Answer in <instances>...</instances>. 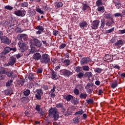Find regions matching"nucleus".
<instances>
[{
    "label": "nucleus",
    "instance_id": "nucleus-11",
    "mask_svg": "<svg viewBox=\"0 0 125 125\" xmlns=\"http://www.w3.org/2000/svg\"><path fill=\"white\" fill-rule=\"evenodd\" d=\"M90 61V58L89 57H84L81 60L80 63L81 65H86L89 63Z\"/></svg>",
    "mask_w": 125,
    "mask_h": 125
},
{
    "label": "nucleus",
    "instance_id": "nucleus-46",
    "mask_svg": "<svg viewBox=\"0 0 125 125\" xmlns=\"http://www.w3.org/2000/svg\"><path fill=\"white\" fill-rule=\"evenodd\" d=\"M21 7H28L29 6V3L28 2H23L21 3Z\"/></svg>",
    "mask_w": 125,
    "mask_h": 125
},
{
    "label": "nucleus",
    "instance_id": "nucleus-62",
    "mask_svg": "<svg viewBox=\"0 0 125 125\" xmlns=\"http://www.w3.org/2000/svg\"><path fill=\"white\" fill-rule=\"evenodd\" d=\"M53 36H55V37H56L57 35H59V32L58 30H54L53 31Z\"/></svg>",
    "mask_w": 125,
    "mask_h": 125
},
{
    "label": "nucleus",
    "instance_id": "nucleus-44",
    "mask_svg": "<svg viewBox=\"0 0 125 125\" xmlns=\"http://www.w3.org/2000/svg\"><path fill=\"white\" fill-rule=\"evenodd\" d=\"M28 13L30 16H35L36 15V11L33 10H30L28 11Z\"/></svg>",
    "mask_w": 125,
    "mask_h": 125
},
{
    "label": "nucleus",
    "instance_id": "nucleus-13",
    "mask_svg": "<svg viewBox=\"0 0 125 125\" xmlns=\"http://www.w3.org/2000/svg\"><path fill=\"white\" fill-rule=\"evenodd\" d=\"M18 40L19 41H24L26 42L28 40V35L26 34H21L18 36Z\"/></svg>",
    "mask_w": 125,
    "mask_h": 125
},
{
    "label": "nucleus",
    "instance_id": "nucleus-1",
    "mask_svg": "<svg viewBox=\"0 0 125 125\" xmlns=\"http://www.w3.org/2000/svg\"><path fill=\"white\" fill-rule=\"evenodd\" d=\"M50 118H52L54 121H58L59 119V112L54 107H51L48 110Z\"/></svg>",
    "mask_w": 125,
    "mask_h": 125
},
{
    "label": "nucleus",
    "instance_id": "nucleus-54",
    "mask_svg": "<svg viewBox=\"0 0 125 125\" xmlns=\"http://www.w3.org/2000/svg\"><path fill=\"white\" fill-rule=\"evenodd\" d=\"M82 70V67L78 66L76 67L75 71L77 73H80Z\"/></svg>",
    "mask_w": 125,
    "mask_h": 125
},
{
    "label": "nucleus",
    "instance_id": "nucleus-29",
    "mask_svg": "<svg viewBox=\"0 0 125 125\" xmlns=\"http://www.w3.org/2000/svg\"><path fill=\"white\" fill-rule=\"evenodd\" d=\"M25 83V80L21 79L17 82V84L19 86H22Z\"/></svg>",
    "mask_w": 125,
    "mask_h": 125
},
{
    "label": "nucleus",
    "instance_id": "nucleus-39",
    "mask_svg": "<svg viewBox=\"0 0 125 125\" xmlns=\"http://www.w3.org/2000/svg\"><path fill=\"white\" fill-rule=\"evenodd\" d=\"M102 71H103V69L98 67L95 68L94 70V72H95V73H98V74H100Z\"/></svg>",
    "mask_w": 125,
    "mask_h": 125
},
{
    "label": "nucleus",
    "instance_id": "nucleus-51",
    "mask_svg": "<svg viewBox=\"0 0 125 125\" xmlns=\"http://www.w3.org/2000/svg\"><path fill=\"white\" fill-rule=\"evenodd\" d=\"M63 63H66L65 66H69L71 64V63L70 62V60H68V59L65 60L63 61Z\"/></svg>",
    "mask_w": 125,
    "mask_h": 125
},
{
    "label": "nucleus",
    "instance_id": "nucleus-14",
    "mask_svg": "<svg viewBox=\"0 0 125 125\" xmlns=\"http://www.w3.org/2000/svg\"><path fill=\"white\" fill-rule=\"evenodd\" d=\"M35 29L38 30V31H37L36 32L37 35H41V34H42V33L43 32L44 28L42 26V25H40L37 26L35 28Z\"/></svg>",
    "mask_w": 125,
    "mask_h": 125
},
{
    "label": "nucleus",
    "instance_id": "nucleus-42",
    "mask_svg": "<svg viewBox=\"0 0 125 125\" xmlns=\"http://www.w3.org/2000/svg\"><path fill=\"white\" fill-rule=\"evenodd\" d=\"M83 113H84V111H83V110L81 109L79 111L76 112L74 113V115L77 116V115H83Z\"/></svg>",
    "mask_w": 125,
    "mask_h": 125
},
{
    "label": "nucleus",
    "instance_id": "nucleus-45",
    "mask_svg": "<svg viewBox=\"0 0 125 125\" xmlns=\"http://www.w3.org/2000/svg\"><path fill=\"white\" fill-rule=\"evenodd\" d=\"M85 89H86V91L88 93V94L92 93V91H93V89L87 88V87H85Z\"/></svg>",
    "mask_w": 125,
    "mask_h": 125
},
{
    "label": "nucleus",
    "instance_id": "nucleus-41",
    "mask_svg": "<svg viewBox=\"0 0 125 125\" xmlns=\"http://www.w3.org/2000/svg\"><path fill=\"white\" fill-rule=\"evenodd\" d=\"M76 76L78 79H82V78H83L84 74H83V72L82 71V72H80Z\"/></svg>",
    "mask_w": 125,
    "mask_h": 125
},
{
    "label": "nucleus",
    "instance_id": "nucleus-25",
    "mask_svg": "<svg viewBox=\"0 0 125 125\" xmlns=\"http://www.w3.org/2000/svg\"><path fill=\"white\" fill-rule=\"evenodd\" d=\"M97 7V10L98 12H101L102 13H104V12H105V7H104V6L102 5Z\"/></svg>",
    "mask_w": 125,
    "mask_h": 125
},
{
    "label": "nucleus",
    "instance_id": "nucleus-61",
    "mask_svg": "<svg viewBox=\"0 0 125 125\" xmlns=\"http://www.w3.org/2000/svg\"><path fill=\"white\" fill-rule=\"evenodd\" d=\"M91 86H93V83H88L85 87H87V88H90Z\"/></svg>",
    "mask_w": 125,
    "mask_h": 125
},
{
    "label": "nucleus",
    "instance_id": "nucleus-63",
    "mask_svg": "<svg viewBox=\"0 0 125 125\" xmlns=\"http://www.w3.org/2000/svg\"><path fill=\"white\" fill-rule=\"evenodd\" d=\"M42 9L44 10L47 9V5L46 4H43L42 6Z\"/></svg>",
    "mask_w": 125,
    "mask_h": 125
},
{
    "label": "nucleus",
    "instance_id": "nucleus-19",
    "mask_svg": "<svg viewBox=\"0 0 125 125\" xmlns=\"http://www.w3.org/2000/svg\"><path fill=\"white\" fill-rule=\"evenodd\" d=\"M105 60L108 61L109 62H112L113 59H114V56L111 54H106L104 56Z\"/></svg>",
    "mask_w": 125,
    "mask_h": 125
},
{
    "label": "nucleus",
    "instance_id": "nucleus-24",
    "mask_svg": "<svg viewBox=\"0 0 125 125\" xmlns=\"http://www.w3.org/2000/svg\"><path fill=\"white\" fill-rule=\"evenodd\" d=\"M116 8H117V9H120V8H121V7H122L123 6V4L122 3H121V2L118 1V0H116L114 2Z\"/></svg>",
    "mask_w": 125,
    "mask_h": 125
},
{
    "label": "nucleus",
    "instance_id": "nucleus-5",
    "mask_svg": "<svg viewBox=\"0 0 125 125\" xmlns=\"http://www.w3.org/2000/svg\"><path fill=\"white\" fill-rule=\"evenodd\" d=\"M60 74L67 78L69 76H72V75H73V72L66 69H63L61 70Z\"/></svg>",
    "mask_w": 125,
    "mask_h": 125
},
{
    "label": "nucleus",
    "instance_id": "nucleus-22",
    "mask_svg": "<svg viewBox=\"0 0 125 125\" xmlns=\"http://www.w3.org/2000/svg\"><path fill=\"white\" fill-rule=\"evenodd\" d=\"M63 98L67 101V102H70V101L74 98V97L72 95L68 94L67 96H64Z\"/></svg>",
    "mask_w": 125,
    "mask_h": 125
},
{
    "label": "nucleus",
    "instance_id": "nucleus-17",
    "mask_svg": "<svg viewBox=\"0 0 125 125\" xmlns=\"http://www.w3.org/2000/svg\"><path fill=\"white\" fill-rule=\"evenodd\" d=\"M55 89H56V86L55 84H53V89H52L50 91V95L52 98H54L56 95H55Z\"/></svg>",
    "mask_w": 125,
    "mask_h": 125
},
{
    "label": "nucleus",
    "instance_id": "nucleus-23",
    "mask_svg": "<svg viewBox=\"0 0 125 125\" xmlns=\"http://www.w3.org/2000/svg\"><path fill=\"white\" fill-rule=\"evenodd\" d=\"M81 116L79 115L76 117L74 118L72 120V124H78L80 122Z\"/></svg>",
    "mask_w": 125,
    "mask_h": 125
},
{
    "label": "nucleus",
    "instance_id": "nucleus-56",
    "mask_svg": "<svg viewBox=\"0 0 125 125\" xmlns=\"http://www.w3.org/2000/svg\"><path fill=\"white\" fill-rule=\"evenodd\" d=\"M115 17H121V18H123V15L120 13H116L114 14Z\"/></svg>",
    "mask_w": 125,
    "mask_h": 125
},
{
    "label": "nucleus",
    "instance_id": "nucleus-64",
    "mask_svg": "<svg viewBox=\"0 0 125 125\" xmlns=\"http://www.w3.org/2000/svg\"><path fill=\"white\" fill-rule=\"evenodd\" d=\"M119 34H120V35L125 34V29L123 30H120L119 31Z\"/></svg>",
    "mask_w": 125,
    "mask_h": 125
},
{
    "label": "nucleus",
    "instance_id": "nucleus-2",
    "mask_svg": "<svg viewBox=\"0 0 125 125\" xmlns=\"http://www.w3.org/2000/svg\"><path fill=\"white\" fill-rule=\"evenodd\" d=\"M3 32L0 31V39L1 40V43H4V44H10L11 43V40L6 36H3Z\"/></svg>",
    "mask_w": 125,
    "mask_h": 125
},
{
    "label": "nucleus",
    "instance_id": "nucleus-27",
    "mask_svg": "<svg viewBox=\"0 0 125 125\" xmlns=\"http://www.w3.org/2000/svg\"><path fill=\"white\" fill-rule=\"evenodd\" d=\"M105 25H106V21L104 20V19H101L100 29H104Z\"/></svg>",
    "mask_w": 125,
    "mask_h": 125
},
{
    "label": "nucleus",
    "instance_id": "nucleus-32",
    "mask_svg": "<svg viewBox=\"0 0 125 125\" xmlns=\"http://www.w3.org/2000/svg\"><path fill=\"white\" fill-rule=\"evenodd\" d=\"M3 51L6 54H8L9 52H10V47L9 46H6L4 47V49L3 50Z\"/></svg>",
    "mask_w": 125,
    "mask_h": 125
},
{
    "label": "nucleus",
    "instance_id": "nucleus-18",
    "mask_svg": "<svg viewBox=\"0 0 125 125\" xmlns=\"http://www.w3.org/2000/svg\"><path fill=\"white\" fill-rule=\"evenodd\" d=\"M33 59L35 61H38L40 60L41 61V59H42V55L40 53H36L33 56Z\"/></svg>",
    "mask_w": 125,
    "mask_h": 125
},
{
    "label": "nucleus",
    "instance_id": "nucleus-60",
    "mask_svg": "<svg viewBox=\"0 0 125 125\" xmlns=\"http://www.w3.org/2000/svg\"><path fill=\"white\" fill-rule=\"evenodd\" d=\"M65 47H66V44L65 43L61 44L59 46L60 49H63V48H65Z\"/></svg>",
    "mask_w": 125,
    "mask_h": 125
},
{
    "label": "nucleus",
    "instance_id": "nucleus-50",
    "mask_svg": "<svg viewBox=\"0 0 125 125\" xmlns=\"http://www.w3.org/2000/svg\"><path fill=\"white\" fill-rule=\"evenodd\" d=\"M36 11H37V12H38V13H40V14H44V13L43 11L42 10V9H41L40 8H37Z\"/></svg>",
    "mask_w": 125,
    "mask_h": 125
},
{
    "label": "nucleus",
    "instance_id": "nucleus-28",
    "mask_svg": "<svg viewBox=\"0 0 125 125\" xmlns=\"http://www.w3.org/2000/svg\"><path fill=\"white\" fill-rule=\"evenodd\" d=\"M71 102L74 105H78V104H79V101L78 98L73 97L72 100H71Z\"/></svg>",
    "mask_w": 125,
    "mask_h": 125
},
{
    "label": "nucleus",
    "instance_id": "nucleus-53",
    "mask_svg": "<svg viewBox=\"0 0 125 125\" xmlns=\"http://www.w3.org/2000/svg\"><path fill=\"white\" fill-rule=\"evenodd\" d=\"M5 9H7V10H12V9H13V7L10 5H6L5 6Z\"/></svg>",
    "mask_w": 125,
    "mask_h": 125
},
{
    "label": "nucleus",
    "instance_id": "nucleus-21",
    "mask_svg": "<svg viewBox=\"0 0 125 125\" xmlns=\"http://www.w3.org/2000/svg\"><path fill=\"white\" fill-rule=\"evenodd\" d=\"M82 10L83 12H85L87 8L89 7V5L86 2H83V3H82Z\"/></svg>",
    "mask_w": 125,
    "mask_h": 125
},
{
    "label": "nucleus",
    "instance_id": "nucleus-6",
    "mask_svg": "<svg viewBox=\"0 0 125 125\" xmlns=\"http://www.w3.org/2000/svg\"><path fill=\"white\" fill-rule=\"evenodd\" d=\"M36 93L35 94V97L37 98V100H41L42 99V96L43 94V91L42 89H37L35 91Z\"/></svg>",
    "mask_w": 125,
    "mask_h": 125
},
{
    "label": "nucleus",
    "instance_id": "nucleus-16",
    "mask_svg": "<svg viewBox=\"0 0 125 125\" xmlns=\"http://www.w3.org/2000/svg\"><path fill=\"white\" fill-rule=\"evenodd\" d=\"M124 44V41L123 40H118L116 42L113 44V45L117 47V48H120L121 45H123Z\"/></svg>",
    "mask_w": 125,
    "mask_h": 125
},
{
    "label": "nucleus",
    "instance_id": "nucleus-36",
    "mask_svg": "<svg viewBox=\"0 0 125 125\" xmlns=\"http://www.w3.org/2000/svg\"><path fill=\"white\" fill-rule=\"evenodd\" d=\"M115 31V27H113L110 29L106 30L104 32V34H111V33H113Z\"/></svg>",
    "mask_w": 125,
    "mask_h": 125
},
{
    "label": "nucleus",
    "instance_id": "nucleus-59",
    "mask_svg": "<svg viewBox=\"0 0 125 125\" xmlns=\"http://www.w3.org/2000/svg\"><path fill=\"white\" fill-rule=\"evenodd\" d=\"M6 75L7 76V77H11L12 75H13V72L11 71H8L6 72Z\"/></svg>",
    "mask_w": 125,
    "mask_h": 125
},
{
    "label": "nucleus",
    "instance_id": "nucleus-37",
    "mask_svg": "<svg viewBox=\"0 0 125 125\" xmlns=\"http://www.w3.org/2000/svg\"><path fill=\"white\" fill-rule=\"evenodd\" d=\"M92 76H93V74H92V73H91V72H86L84 74V77H88L89 79L91 78Z\"/></svg>",
    "mask_w": 125,
    "mask_h": 125
},
{
    "label": "nucleus",
    "instance_id": "nucleus-52",
    "mask_svg": "<svg viewBox=\"0 0 125 125\" xmlns=\"http://www.w3.org/2000/svg\"><path fill=\"white\" fill-rule=\"evenodd\" d=\"M86 103L88 104H93V100L92 99H89L88 100H86Z\"/></svg>",
    "mask_w": 125,
    "mask_h": 125
},
{
    "label": "nucleus",
    "instance_id": "nucleus-33",
    "mask_svg": "<svg viewBox=\"0 0 125 125\" xmlns=\"http://www.w3.org/2000/svg\"><path fill=\"white\" fill-rule=\"evenodd\" d=\"M28 79L29 80L30 82L33 81L35 79V76H34V73H30L28 75Z\"/></svg>",
    "mask_w": 125,
    "mask_h": 125
},
{
    "label": "nucleus",
    "instance_id": "nucleus-38",
    "mask_svg": "<svg viewBox=\"0 0 125 125\" xmlns=\"http://www.w3.org/2000/svg\"><path fill=\"white\" fill-rule=\"evenodd\" d=\"M103 5V3H102V0H97L96 2V6H101Z\"/></svg>",
    "mask_w": 125,
    "mask_h": 125
},
{
    "label": "nucleus",
    "instance_id": "nucleus-58",
    "mask_svg": "<svg viewBox=\"0 0 125 125\" xmlns=\"http://www.w3.org/2000/svg\"><path fill=\"white\" fill-rule=\"evenodd\" d=\"M5 55H6V54L3 51L2 52L0 53V58H3Z\"/></svg>",
    "mask_w": 125,
    "mask_h": 125
},
{
    "label": "nucleus",
    "instance_id": "nucleus-43",
    "mask_svg": "<svg viewBox=\"0 0 125 125\" xmlns=\"http://www.w3.org/2000/svg\"><path fill=\"white\" fill-rule=\"evenodd\" d=\"M39 114L41 115V117H43L45 114V111H43L42 108L38 111Z\"/></svg>",
    "mask_w": 125,
    "mask_h": 125
},
{
    "label": "nucleus",
    "instance_id": "nucleus-3",
    "mask_svg": "<svg viewBox=\"0 0 125 125\" xmlns=\"http://www.w3.org/2000/svg\"><path fill=\"white\" fill-rule=\"evenodd\" d=\"M40 62L42 64H48L50 62V57L48 54H42V55L41 59H40Z\"/></svg>",
    "mask_w": 125,
    "mask_h": 125
},
{
    "label": "nucleus",
    "instance_id": "nucleus-7",
    "mask_svg": "<svg viewBox=\"0 0 125 125\" xmlns=\"http://www.w3.org/2000/svg\"><path fill=\"white\" fill-rule=\"evenodd\" d=\"M16 63V58H15L14 56H11L10 57L9 61L8 63L5 64V65L6 67L8 66H11L12 67Z\"/></svg>",
    "mask_w": 125,
    "mask_h": 125
},
{
    "label": "nucleus",
    "instance_id": "nucleus-55",
    "mask_svg": "<svg viewBox=\"0 0 125 125\" xmlns=\"http://www.w3.org/2000/svg\"><path fill=\"white\" fill-rule=\"evenodd\" d=\"M10 51H13L12 53H14V52H16L17 51V48L16 47H10Z\"/></svg>",
    "mask_w": 125,
    "mask_h": 125
},
{
    "label": "nucleus",
    "instance_id": "nucleus-47",
    "mask_svg": "<svg viewBox=\"0 0 125 125\" xmlns=\"http://www.w3.org/2000/svg\"><path fill=\"white\" fill-rule=\"evenodd\" d=\"M82 69L83 71H86L87 72H88L90 68L88 65H84L82 67Z\"/></svg>",
    "mask_w": 125,
    "mask_h": 125
},
{
    "label": "nucleus",
    "instance_id": "nucleus-20",
    "mask_svg": "<svg viewBox=\"0 0 125 125\" xmlns=\"http://www.w3.org/2000/svg\"><path fill=\"white\" fill-rule=\"evenodd\" d=\"M33 42L36 46H37L38 47H41L42 46V42H41L40 40L34 38L33 39Z\"/></svg>",
    "mask_w": 125,
    "mask_h": 125
},
{
    "label": "nucleus",
    "instance_id": "nucleus-31",
    "mask_svg": "<svg viewBox=\"0 0 125 125\" xmlns=\"http://www.w3.org/2000/svg\"><path fill=\"white\" fill-rule=\"evenodd\" d=\"M4 93L6 95H11L12 94H13V90L12 89L6 90H5Z\"/></svg>",
    "mask_w": 125,
    "mask_h": 125
},
{
    "label": "nucleus",
    "instance_id": "nucleus-40",
    "mask_svg": "<svg viewBox=\"0 0 125 125\" xmlns=\"http://www.w3.org/2000/svg\"><path fill=\"white\" fill-rule=\"evenodd\" d=\"M12 83H13V80H8V81L7 82V83H6V86H7V87H9V86H10L11 85Z\"/></svg>",
    "mask_w": 125,
    "mask_h": 125
},
{
    "label": "nucleus",
    "instance_id": "nucleus-48",
    "mask_svg": "<svg viewBox=\"0 0 125 125\" xmlns=\"http://www.w3.org/2000/svg\"><path fill=\"white\" fill-rule=\"evenodd\" d=\"M57 8H60L63 6V3L62 2H58L56 3Z\"/></svg>",
    "mask_w": 125,
    "mask_h": 125
},
{
    "label": "nucleus",
    "instance_id": "nucleus-30",
    "mask_svg": "<svg viewBox=\"0 0 125 125\" xmlns=\"http://www.w3.org/2000/svg\"><path fill=\"white\" fill-rule=\"evenodd\" d=\"M118 85V81L117 80H114L113 83H111V88H116L117 86Z\"/></svg>",
    "mask_w": 125,
    "mask_h": 125
},
{
    "label": "nucleus",
    "instance_id": "nucleus-15",
    "mask_svg": "<svg viewBox=\"0 0 125 125\" xmlns=\"http://www.w3.org/2000/svg\"><path fill=\"white\" fill-rule=\"evenodd\" d=\"M50 71L51 72L50 74L51 76V79L55 80H58V77H57V73L55 72L54 70L52 68L50 69Z\"/></svg>",
    "mask_w": 125,
    "mask_h": 125
},
{
    "label": "nucleus",
    "instance_id": "nucleus-8",
    "mask_svg": "<svg viewBox=\"0 0 125 125\" xmlns=\"http://www.w3.org/2000/svg\"><path fill=\"white\" fill-rule=\"evenodd\" d=\"M14 14H15L17 16H19V17H24V16H25V14H26V11L18 10L15 11Z\"/></svg>",
    "mask_w": 125,
    "mask_h": 125
},
{
    "label": "nucleus",
    "instance_id": "nucleus-9",
    "mask_svg": "<svg viewBox=\"0 0 125 125\" xmlns=\"http://www.w3.org/2000/svg\"><path fill=\"white\" fill-rule=\"evenodd\" d=\"M19 46L20 47V48H22V51L24 52V51H25L28 49V46H26V43L23 42V41H20L19 42Z\"/></svg>",
    "mask_w": 125,
    "mask_h": 125
},
{
    "label": "nucleus",
    "instance_id": "nucleus-12",
    "mask_svg": "<svg viewBox=\"0 0 125 125\" xmlns=\"http://www.w3.org/2000/svg\"><path fill=\"white\" fill-rule=\"evenodd\" d=\"M56 108H61V112H62V113H65L66 109L65 108V107L64 106V104H63V103H60L59 104H56Z\"/></svg>",
    "mask_w": 125,
    "mask_h": 125
},
{
    "label": "nucleus",
    "instance_id": "nucleus-35",
    "mask_svg": "<svg viewBox=\"0 0 125 125\" xmlns=\"http://www.w3.org/2000/svg\"><path fill=\"white\" fill-rule=\"evenodd\" d=\"M23 93L25 96H29L31 93V91L29 89H26L23 92Z\"/></svg>",
    "mask_w": 125,
    "mask_h": 125
},
{
    "label": "nucleus",
    "instance_id": "nucleus-34",
    "mask_svg": "<svg viewBox=\"0 0 125 125\" xmlns=\"http://www.w3.org/2000/svg\"><path fill=\"white\" fill-rule=\"evenodd\" d=\"M104 17L108 20H110V19L113 18L112 17V14H105Z\"/></svg>",
    "mask_w": 125,
    "mask_h": 125
},
{
    "label": "nucleus",
    "instance_id": "nucleus-4",
    "mask_svg": "<svg viewBox=\"0 0 125 125\" xmlns=\"http://www.w3.org/2000/svg\"><path fill=\"white\" fill-rule=\"evenodd\" d=\"M100 24V21L96 20L93 21L91 23L90 27L92 30H97Z\"/></svg>",
    "mask_w": 125,
    "mask_h": 125
},
{
    "label": "nucleus",
    "instance_id": "nucleus-26",
    "mask_svg": "<svg viewBox=\"0 0 125 125\" xmlns=\"http://www.w3.org/2000/svg\"><path fill=\"white\" fill-rule=\"evenodd\" d=\"M79 98L81 99H86V97H87V94L86 92H83V93H81L80 95L79 96Z\"/></svg>",
    "mask_w": 125,
    "mask_h": 125
},
{
    "label": "nucleus",
    "instance_id": "nucleus-10",
    "mask_svg": "<svg viewBox=\"0 0 125 125\" xmlns=\"http://www.w3.org/2000/svg\"><path fill=\"white\" fill-rule=\"evenodd\" d=\"M79 26L82 30H87L88 29L87 27L88 24H87V22H86V21H83L80 22Z\"/></svg>",
    "mask_w": 125,
    "mask_h": 125
},
{
    "label": "nucleus",
    "instance_id": "nucleus-57",
    "mask_svg": "<svg viewBox=\"0 0 125 125\" xmlns=\"http://www.w3.org/2000/svg\"><path fill=\"white\" fill-rule=\"evenodd\" d=\"M41 105L37 104L35 107L36 111H37L38 112H39V111H40V110L42 109V108H41Z\"/></svg>",
    "mask_w": 125,
    "mask_h": 125
},
{
    "label": "nucleus",
    "instance_id": "nucleus-49",
    "mask_svg": "<svg viewBox=\"0 0 125 125\" xmlns=\"http://www.w3.org/2000/svg\"><path fill=\"white\" fill-rule=\"evenodd\" d=\"M73 92L75 95L78 96L80 94V90L78 88H75L73 90Z\"/></svg>",
    "mask_w": 125,
    "mask_h": 125
}]
</instances>
